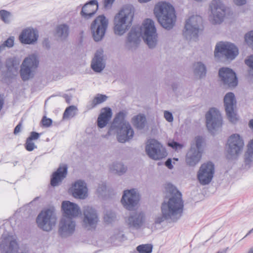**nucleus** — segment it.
<instances>
[{"label": "nucleus", "instance_id": "nucleus-1", "mask_svg": "<svg viewBox=\"0 0 253 253\" xmlns=\"http://www.w3.org/2000/svg\"><path fill=\"white\" fill-rule=\"evenodd\" d=\"M166 191L171 195L168 201L165 200L161 205V215L156 217L155 223L161 224L164 221L176 222L181 217L184 202L181 193L171 183H167Z\"/></svg>", "mask_w": 253, "mask_h": 253}, {"label": "nucleus", "instance_id": "nucleus-2", "mask_svg": "<svg viewBox=\"0 0 253 253\" xmlns=\"http://www.w3.org/2000/svg\"><path fill=\"white\" fill-rule=\"evenodd\" d=\"M143 31V39L150 48H153L157 44L158 34L154 21L149 18L144 20L142 23V29L138 26L132 27L127 34V41L136 42L141 36Z\"/></svg>", "mask_w": 253, "mask_h": 253}, {"label": "nucleus", "instance_id": "nucleus-3", "mask_svg": "<svg viewBox=\"0 0 253 253\" xmlns=\"http://www.w3.org/2000/svg\"><path fill=\"white\" fill-rule=\"evenodd\" d=\"M154 14L164 29L169 30L173 28L176 16L172 5L166 2H159L154 7Z\"/></svg>", "mask_w": 253, "mask_h": 253}, {"label": "nucleus", "instance_id": "nucleus-4", "mask_svg": "<svg viewBox=\"0 0 253 253\" xmlns=\"http://www.w3.org/2000/svg\"><path fill=\"white\" fill-rule=\"evenodd\" d=\"M126 114L120 111L116 114L108 131L109 134H117L118 141L121 143L126 141Z\"/></svg>", "mask_w": 253, "mask_h": 253}, {"label": "nucleus", "instance_id": "nucleus-5", "mask_svg": "<svg viewBox=\"0 0 253 253\" xmlns=\"http://www.w3.org/2000/svg\"><path fill=\"white\" fill-rule=\"evenodd\" d=\"M203 19L198 15H193L187 19L183 31V36L188 40L196 41L198 34L202 30Z\"/></svg>", "mask_w": 253, "mask_h": 253}, {"label": "nucleus", "instance_id": "nucleus-6", "mask_svg": "<svg viewBox=\"0 0 253 253\" xmlns=\"http://www.w3.org/2000/svg\"><path fill=\"white\" fill-rule=\"evenodd\" d=\"M56 220V215L52 208L42 211L36 219L38 227L45 231L51 230L53 227L55 226Z\"/></svg>", "mask_w": 253, "mask_h": 253}, {"label": "nucleus", "instance_id": "nucleus-7", "mask_svg": "<svg viewBox=\"0 0 253 253\" xmlns=\"http://www.w3.org/2000/svg\"><path fill=\"white\" fill-rule=\"evenodd\" d=\"M244 146V140L239 134L235 133L229 136L226 144L227 158H237L243 151Z\"/></svg>", "mask_w": 253, "mask_h": 253}, {"label": "nucleus", "instance_id": "nucleus-8", "mask_svg": "<svg viewBox=\"0 0 253 253\" xmlns=\"http://www.w3.org/2000/svg\"><path fill=\"white\" fill-rule=\"evenodd\" d=\"M195 143L191 144V148L186 155V162L190 166H194L200 161L203 152V139L201 136L195 137Z\"/></svg>", "mask_w": 253, "mask_h": 253}, {"label": "nucleus", "instance_id": "nucleus-9", "mask_svg": "<svg viewBox=\"0 0 253 253\" xmlns=\"http://www.w3.org/2000/svg\"><path fill=\"white\" fill-rule=\"evenodd\" d=\"M108 25V20L104 15L97 17L90 26L93 39L96 42L101 41L104 37Z\"/></svg>", "mask_w": 253, "mask_h": 253}, {"label": "nucleus", "instance_id": "nucleus-10", "mask_svg": "<svg viewBox=\"0 0 253 253\" xmlns=\"http://www.w3.org/2000/svg\"><path fill=\"white\" fill-rule=\"evenodd\" d=\"M146 152L151 159L160 160L167 156V152L163 146L157 140H148L145 147Z\"/></svg>", "mask_w": 253, "mask_h": 253}, {"label": "nucleus", "instance_id": "nucleus-11", "mask_svg": "<svg viewBox=\"0 0 253 253\" xmlns=\"http://www.w3.org/2000/svg\"><path fill=\"white\" fill-rule=\"evenodd\" d=\"M238 53V48L230 42H220L215 46L214 56L216 57L221 55L224 56L227 59L233 60Z\"/></svg>", "mask_w": 253, "mask_h": 253}, {"label": "nucleus", "instance_id": "nucleus-12", "mask_svg": "<svg viewBox=\"0 0 253 253\" xmlns=\"http://www.w3.org/2000/svg\"><path fill=\"white\" fill-rule=\"evenodd\" d=\"M38 64L39 61L35 54L30 55L24 60L20 71L21 77L24 81L32 77V70L37 68Z\"/></svg>", "mask_w": 253, "mask_h": 253}, {"label": "nucleus", "instance_id": "nucleus-13", "mask_svg": "<svg viewBox=\"0 0 253 253\" xmlns=\"http://www.w3.org/2000/svg\"><path fill=\"white\" fill-rule=\"evenodd\" d=\"M211 20L213 24H220L224 20L226 6L220 0H212L210 4Z\"/></svg>", "mask_w": 253, "mask_h": 253}, {"label": "nucleus", "instance_id": "nucleus-14", "mask_svg": "<svg viewBox=\"0 0 253 253\" xmlns=\"http://www.w3.org/2000/svg\"><path fill=\"white\" fill-rule=\"evenodd\" d=\"M99 221L97 211L92 207L87 206L83 211V225L87 230H94Z\"/></svg>", "mask_w": 253, "mask_h": 253}, {"label": "nucleus", "instance_id": "nucleus-15", "mask_svg": "<svg viewBox=\"0 0 253 253\" xmlns=\"http://www.w3.org/2000/svg\"><path fill=\"white\" fill-rule=\"evenodd\" d=\"M15 235L12 233L3 234L0 244V249L2 253H18L19 245Z\"/></svg>", "mask_w": 253, "mask_h": 253}, {"label": "nucleus", "instance_id": "nucleus-16", "mask_svg": "<svg viewBox=\"0 0 253 253\" xmlns=\"http://www.w3.org/2000/svg\"><path fill=\"white\" fill-rule=\"evenodd\" d=\"M206 125L208 130L212 133L222 126V120L219 111L212 108L206 115Z\"/></svg>", "mask_w": 253, "mask_h": 253}, {"label": "nucleus", "instance_id": "nucleus-17", "mask_svg": "<svg viewBox=\"0 0 253 253\" xmlns=\"http://www.w3.org/2000/svg\"><path fill=\"white\" fill-rule=\"evenodd\" d=\"M214 173V166L211 162L202 164L198 172L197 177L202 185H207L211 181Z\"/></svg>", "mask_w": 253, "mask_h": 253}, {"label": "nucleus", "instance_id": "nucleus-18", "mask_svg": "<svg viewBox=\"0 0 253 253\" xmlns=\"http://www.w3.org/2000/svg\"><path fill=\"white\" fill-rule=\"evenodd\" d=\"M76 222L72 218L63 217L60 220L58 227V234L62 238L71 236L75 232Z\"/></svg>", "mask_w": 253, "mask_h": 253}, {"label": "nucleus", "instance_id": "nucleus-19", "mask_svg": "<svg viewBox=\"0 0 253 253\" xmlns=\"http://www.w3.org/2000/svg\"><path fill=\"white\" fill-rule=\"evenodd\" d=\"M224 104L227 117L232 123H235L237 120L235 109L236 106V101L235 95L232 92L227 93L224 98Z\"/></svg>", "mask_w": 253, "mask_h": 253}, {"label": "nucleus", "instance_id": "nucleus-20", "mask_svg": "<svg viewBox=\"0 0 253 253\" xmlns=\"http://www.w3.org/2000/svg\"><path fill=\"white\" fill-rule=\"evenodd\" d=\"M114 30L116 35L122 36L126 30V9L123 7L115 15Z\"/></svg>", "mask_w": 253, "mask_h": 253}, {"label": "nucleus", "instance_id": "nucleus-21", "mask_svg": "<svg viewBox=\"0 0 253 253\" xmlns=\"http://www.w3.org/2000/svg\"><path fill=\"white\" fill-rule=\"evenodd\" d=\"M219 76L224 84L230 87L236 86L238 84L235 73L229 68L223 67L220 69Z\"/></svg>", "mask_w": 253, "mask_h": 253}, {"label": "nucleus", "instance_id": "nucleus-22", "mask_svg": "<svg viewBox=\"0 0 253 253\" xmlns=\"http://www.w3.org/2000/svg\"><path fill=\"white\" fill-rule=\"evenodd\" d=\"M38 37V32L36 30L28 27L22 31L19 36V40L23 44H32L37 41Z\"/></svg>", "mask_w": 253, "mask_h": 253}, {"label": "nucleus", "instance_id": "nucleus-23", "mask_svg": "<svg viewBox=\"0 0 253 253\" xmlns=\"http://www.w3.org/2000/svg\"><path fill=\"white\" fill-rule=\"evenodd\" d=\"M145 222V213L141 211H132L127 217V224L135 229H139Z\"/></svg>", "mask_w": 253, "mask_h": 253}, {"label": "nucleus", "instance_id": "nucleus-24", "mask_svg": "<svg viewBox=\"0 0 253 253\" xmlns=\"http://www.w3.org/2000/svg\"><path fill=\"white\" fill-rule=\"evenodd\" d=\"M98 9V4L96 0H90L82 7L80 15L84 19L91 18Z\"/></svg>", "mask_w": 253, "mask_h": 253}, {"label": "nucleus", "instance_id": "nucleus-25", "mask_svg": "<svg viewBox=\"0 0 253 253\" xmlns=\"http://www.w3.org/2000/svg\"><path fill=\"white\" fill-rule=\"evenodd\" d=\"M63 217L73 218L78 216L80 212V209L77 204L69 201H63L62 203Z\"/></svg>", "mask_w": 253, "mask_h": 253}, {"label": "nucleus", "instance_id": "nucleus-26", "mask_svg": "<svg viewBox=\"0 0 253 253\" xmlns=\"http://www.w3.org/2000/svg\"><path fill=\"white\" fill-rule=\"evenodd\" d=\"M91 67L96 73H100L105 67V62L103 56V51L100 49L96 51L92 60Z\"/></svg>", "mask_w": 253, "mask_h": 253}, {"label": "nucleus", "instance_id": "nucleus-27", "mask_svg": "<svg viewBox=\"0 0 253 253\" xmlns=\"http://www.w3.org/2000/svg\"><path fill=\"white\" fill-rule=\"evenodd\" d=\"M72 189L73 195L75 198L84 199L87 197V188L84 181L77 180L73 185Z\"/></svg>", "mask_w": 253, "mask_h": 253}, {"label": "nucleus", "instance_id": "nucleus-28", "mask_svg": "<svg viewBox=\"0 0 253 253\" xmlns=\"http://www.w3.org/2000/svg\"><path fill=\"white\" fill-rule=\"evenodd\" d=\"M67 169V165H64L60 166L56 171L52 173L50 180L51 186H57L62 182L66 176Z\"/></svg>", "mask_w": 253, "mask_h": 253}, {"label": "nucleus", "instance_id": "nucleus-29", "mask_svg": "<svg viewBox=\"0 0 253 253\" xmlns=\"http://www.w3.org/2000/svg\"><path fill=\"white\" fill-rule=\"evenodd\" d=\"M140 199V195L136 189L127 190V210L137 208Z\"/></svg>", "mask_w": 253, "mask_h": 253}, {"label": "nucleus", "instance_id": "nucleus-30", "mask_svg": "<svg viewBox=\"0 0 253 253\" xmlns=\"http://www.w3.org/2000/svg\"><path fill=\"white\" fill-rule=\"evenodd\" d=\"M112 110L110 108H104L97 119V126L99 128L104 127L108 124L112 116Z\"/></svg>", "mask_w": 253, "mask_h": 253}, {"label": "nucleus", "instance_id": "nucleus-31", "mask_svg": "<svg viewBox=\"0 0 253 253\" xmlns=\"http://www.w3.org/2000/svg\"><path fill=\"white\" fill-rule=\"evenodd\" d=\"M20 61L16 58H10L6 60L5 66L7 72L12 75H15L17 74Z\"/></svg>", "mask_w": 253, "mask_h": 253}, {"label": "nucleus", "instance_id": "nucleus-32", "mask_svg": "<svg viewBox=\"0 0 253 253\" xmlns=\"http://www.w3.org/2000/svg\"><path fill=\"white\" fill-rule=\"evenodd\" d=\"M69 34V26L65 23L57 25L55 29V35L60 40H65Z\"/></svg>", "mask_w": 253, "mask_h": 253}, {"label": "nucleus", "instance_id": "nucleus-33", "mask_svg": "<svg viewBox=\"0 0 253 253\" xmlns=\"http://www.w3.org/2000/svg\"><path fill=\"white\" fill-rule=\"evenodd\" d=\"M244 162L248 168L253 166V139L248 145V149L244 155Z\"/></svg>", "mask_w": 253, "mask_h": 253}, {"label": "nucleus", "instance_id": "nucleus-34", "mask_svg": "<svg viewBox=\"0 0 253 253\" xmlns=\"http://www.w3.org/2000/svg\"><path fill=\"white\" fill-rule=\"evenodd\" d=\"M132 123L138 129H143L147 124L145 116L144 114H139L134 116L132 119Z\"/></svg>", "mask_w": 253, "mask_h": 253}, {"label": "nucleus", "instance_id": "nucleus-35", "mask_svg": "<svg viewBox=\"0 0 253 253\" xmlns=\"http://www.w3.org/2000/svg\"><path fill=\"white\" fill-rule=\"evenodd\" d=\"M107 98L108 97L106 95L99 93L96 94L93 100L87 104L86 107L87 109H92L97 105L103 103L107 100Z\"/></svg>", "mask_w": 253, "mask_h": 253}, {"label": "nucleus", "instance_id": "nucleus-36", "mask_svg": "<svg viewBox=\"0 0 253 253\" xmlns=\"http://www.w3.org/2000/svg\"><path fill=\"white\" fill-rule=\"evenodd\" d=\"M194 73L196 76L200 78L205 77L206 75V67L201 62H198L194 64Z\"/></svg>", "mask_w": 253, "mask_h": 253}, {"label": "nucleus", "instance_id": "nucleus-37", "mask_svg": "<svg viewBox=\"0 0 253 253\" xmlns=\"http://www.w3.org/2000/svg\"><path fill=\"white\" fill-rule=\"evenodd\" d=\"M78 112V108L74 105L67 107L64 112L63 118L64 120L69 119L74 117Z\"/></svg>", "mask_w": 253, "mask_h": 253}, {"label": "nucleus", "instance_id": "nucleus-38", "mask_svg": "<svg viewBox=\"0 0 253 253\" xmlns=\"http://www.w3.org/2000/svg\"><path fill=\"white\" fill-rule=\"evenodd\" d=\"M110 169L112 171L120 174L125 171V167L122 163L116 162L110 166Z\"/></svg>", "mask_w": 253, "mask_h": 253}, {"label": "nucleus", "instance_id": "nucleus-39", "mask_svg": "<svg viewBox=\"0 0 253 253\" xmlns=\"http://www.w3.org/2000/svg\"><path fill=\"white\" fill-rule=\"evenodd\" d=\"M153 246L152 244H142L136 247V250L139 253H151Z\"/></svg>", "mask_w": 253, "mask_h": 253}, {"label": "nucleus", "instance_id": "nucleus-40", "mask_svg": "<svg viewBox=\"0 0 253 253\" xmlns=\"http://www.w3.org/2000/svg\"><path fill=\"white\" fill-rule=\"evenodd\" d=\"M116 218V214L114 212L112 211H108L106 212L104 216V222L107 224L111 223L113 222Z\"/></svg>", "mask_w": 253, "mask_h": 253}, {"label": "nucleus", "instance_id": "nucleus-41", "mask_svg": "<svg viewBox=\"0 0 253 253\" xmlns=\"http://www.w3.org/2000/svg\"><path fill=\"white\" fill-rule=\"evenodd\" d=\"M0 16L1 20L5 23H9L10 22V13L4 10L0 11Z\"/></svg>", "mask_w": 253, "mask_h": 253}, {"label": "nucleus", "instance_id": "nucleus-42", "mask_svg": "<svg viewBox=\"0 0 253 253\" xmlns=\"http://www.w3.org/2000/svg\"><path fill=\"white\" fill-rule=\"evenodd\" d=\"M246 42L253 50V31L246 34L245 37Z\"/></svg>", "mask_w": 253, "mask_h": 253}, {"label": "nucleus", "instance_id": "nucleus-43", "mask_svg": "<svg viewBox=\"0 0 253 253\" xmlns=\"http://www.w3.org/2000/svg\"><path fill=\"white\" fill-rule=\"evenodd\" d=\"M25 148L28 151H32L37 148L33 140H31L27 138L25 144Z\"/></svg>", "mask_w": 253, "mask_h": 253}, {"label": "nucleus", "instance_id": "nucleus-44", "mask_svg": "<svg viewBox=\"0 0 253 253\" xmlns=\"http://www.w3.org/2000/svg\"><path fill=\"white\" fill-rule=\"evenodd\" d=\"M15 38L13 36H11L8 38L3 43L4 46L8 47H11L14 45Z\"/></svg>", "mask_w": 253, "mask_h": 253}, {"label": "nucleus", "instance_id": "nucleus-45", "mask_svg": "<svg viewBox=\"0 0 253 253\" xmlns=\"http://www.w3.org/2000/svg\"><path fill=\"white\" fill-rule=\"evenodd\" d=\"M164 117L168 122H172L173 120V117L171 113L168 111L164 112Z\"/></svg>", "mask_w": 253, "mask_h": 253}, {"label": "nucleus", "instance_id": "nucleus-46", "mask_svg": "<svg viewBox=\"0 0 253 253\" xmlns=\"http://www.w3.org/2000/svg\"><path fill=\"white\" fill-rule=\"evenodd\" d=\"M52 120L49 118H47L46 117H43L42 119V125L45 127H49L52 124Z\"/></svg>", "mask_w": 253, "mask_h": 253}, {"label": "nucleus", "instance_id": "nucleus-47", "mask_svg": "<svg viewBox=\"0 0 253 253\" xmlns=\"http://www.w3.org/2000/svg\"><path fill=\"white\" fill-rule=\"evenodd\" d=\"M115 0H104L103 5L105 9H110Z\"/></svg>", "mask_w": 253, "mask_h": 253}, {"label": "nucleus", "instance_id": "nucleus-48", "mask_svg": "<svg viewBox=\"0 0 253 253\" xmlns=\"http://www.w3.org/2000/svg\"><path fill=\"white\" fill-rule=\"evenodd\" d=\"M106 186L105 183H101L99 184L97 189V193L100 195H102L103 192L106 190Z\"/></svg>", "mask_w": 253, "mask_h": 253}, {"label": "nucleus", "instance_id": "nucleus-49", "mask_svg": "<svg viewBox=\"0 0 253 253\" xmlns=\"http://www.w3.org/2000/svg\"><path fill=\"white\" fill-rule=\"evenodd\" d=\"M39 137L40 134L39 133L35 131H32L27 139L34 141L38 139Z\"/></svg>", "mask_w": 253, "mask_h": 253}, {"label": "nucleus", "instance_id": "nucleus-50", "mask_svg": "<svg viewBox=\"0 0 253 253\" xmlns=\"http://www.w3.org/2000/svg\"><path fill=\"white\" fill-rule=\"evenodd\" d=\"M134 135V131L130 125L127 123V141L132 138Z\"/></svg>", "mask_w": 253, "mask_h": 253}, {"label": "nucleus", "instance_id": "nucleus-51", "mask_svg": "<svg viewBox=\"0 0 253 253\" xmlns=\"http://www.w3.org/2000/svg\"><path fill=\"white\" fill-rule=\"evenodd\" d=\"M245 63L253 70V55H251L245 60Z\"/></svg>", "mask_w": 253, "mask_h": 253}, {"label": "nucleus", "instance_id": "nucleus-52", "mask_svg": "<svg viewBox=\"0 0 253 253\" xmlns=\"http://www.w3.org/2000/svg\"><path fill=\"white\" fill-rule=\"evenodd\" d=\"M121 203L124 207L126 209V190H124L123 191V195L121 199Z\"/></svg>", "mask_w": 253, "mask_h": 253}, {"label": "nucleus", "instance_id": "nucleus-53", "mask_svg": "<svg viewBox=\"0 0 253 253\" xmlns=\"http://www.w3.org/2000/svg\"><path fill=\"white\" fill-rule=\"evenodd\" d=\"M169 146L171 147L173 149H177V148H181L182 145L179 144L178 143L172 141L171 142H169L168 143Z\"/></svg>", "mask_w": 253, "mask_h": 253}, {"label": "nucleus", "instance_id": "nucleus-54", "mask_svg": "<svg viewBox=\"0 0 253 253\" xmlns=\"http://www.w3.org/2000/svg\"><path fill=\"white\" fill-rule=\"evenodd\" d=\"M21 128V123H19L14 129V134H18L20 131Z\"/></svg>", "mask_w": 253, "mask_h": 253}, {"label": "nucleus", "instance_id": "nucleus-55", "mask_svg": "<svg viewBox=\"0 0 253 253\" xmlns=\"http://www.w3.org/2000/svg\"><path fill=\"white\" fill-rule=\"evenodd\" d=\"M234 2L238 5H242L246 3L247 0H233Z\"/></svg>", "mask_w": 253, "mask_h": 253}, {"label": "nucleus", "instance_id": "nucleus-56", "mask_svg": "<svg viewBox=\"0 0 253 253\" xmlns=\"http://www.w3.org/2000/svg\"><path fill=\"white\" fill-rule=\"evenodd\" d=\"M165 165L169 169H172L173 168V166L171 164V160L170 159H168L166 162H165Z\"/></svg>", "mask_w": 253, "mask_h": 253}, {"label": "nucleus", "instance_id": "nucleus-57", "mask_svg": "<svg viewBox=\"0 0 253 253\" xmlns=\"http://www.w3.org/2000/svg\"><path fill=\"white\" fill-rule=\"evenodd\" d=\"M64 97L65 98L66 102L68 103H70V101L71 100V96H69L67 94H64Z\"/></svg>", "mask_w": 253, "mask_h": 253}, {"label": "nucleus", "instance_id": "nucleus-58", "mask_svg": "<svg viewBox=\"0 0 253 253\" xmlns=\"http://www.w3.org/2000/svg\"><path fill=\"white\" fill-rule=\"evenodd\" d=\"M127 11H129L130 13H131V11H133L134 9V8L133 7V6L131 5L127 4Z\"/></svg>", "mask_w": 253, "mask_h": 253}, {"label": "nucleus", "instance_id": "nucleus-59", "mask_svg": "<svg viewBox=\"0 0 253 253\" xmlns=\"http://www.w3.org/2000/svg\"><path fill=\"white\" fill-rule=\"evenodd\" d=\"M228 249V248H227L226 249L218 251L216 253H226Z\"/></svg>", "mask_w": 253, "mask_h": 253}, {"label": "nucleus", "instance_id": "nucleus-60", "mask_svg": "<svg viewBox=\"0 0 253 253\" xmlns=\"http://www.w3.org/2000/svg\"><path fill=\"white\" fill-rule=\"evenodd\" d=\"M5 46L3 43L0 45V53L5 49Z\"/></svg>", "mask_w": 253, "mask_h": 253}, {"label": "nucleus", "instance_id": "nucleus-61", "mask_svg": "<svg viewBox=\"0 0 253 253\" xmlns=\"http://www.w3.org/2000/svg\"><path fill=\"white\" fill-rule=\"evenodd\" d=\"M249 126L251 128H253V120H250L249 122Z\"/></svg>", "mask_w": 253, "mask_h": 253}, {"label": "nucleus", "instance_id": "nucleus-62", "mask_svg": "<svg viewBox=\"0 0 253 253\" xmlns=\"http://www.w3.org/2000/svg\"><path fill=\"white\" fill-rule=\"evenodd\" d=\"M253 229H252L251 230H250L248 232V233L246 235V236H245L243 238H244L246 237L247 236H248L249 235H250L251 233H252V232H253Z\"/></svg>", "mask_w": 253, "mask_h": 253}, {"label": "nucleus", "instance_id": "nucleus-63", "mask_svg": "<svg viewBox=\"0 0 253 253\" xmlns=\"http://www.w3.org/2000/svg\"><path fill=\"white\" fill-rule=\"evenodd\" d=\"M21 253H28V250L25 248L24 250L22 251Z\"/></svg>", "mask_w": 253, "mask_h": 253}, {"label": "nucleus", "instance_id": "nucleus-64", "mask_svg": "<svg viewBox=\"0 0 253 253\" xmlns=\"http://www.w3.org/2000/svg\"><path fill=\"white\" fill-rule=\"evenodd\" d=\"M247 253H253V247L251 248Z\"/></svg>", "mask_w": 253, "mask_h": 253}]
</instances>
